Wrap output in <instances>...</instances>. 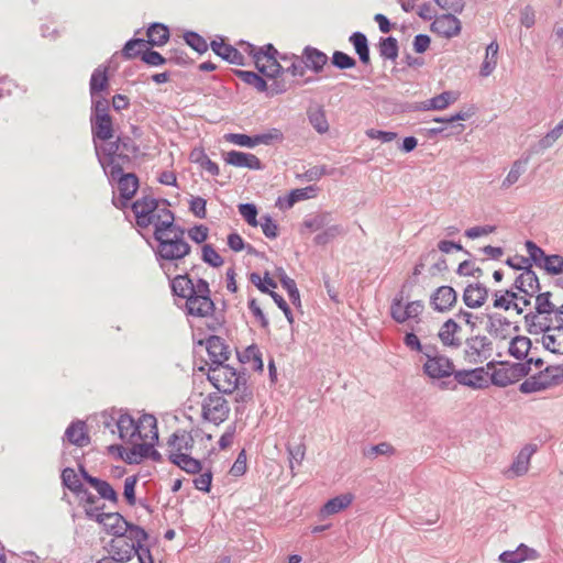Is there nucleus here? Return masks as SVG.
<instances>
[{
	"label": "nucleus",
	"mask_w": 563,
	"mask_h": 563,
	"mask_svg": "<svg viewBox=\"0 0 563 563\" xmlns=\"http://www.w3.org/2000/svg\"><path fill=\"white\" fill-rule=\"evenodd\" d=\"M135 220L139 227H153L154 232L164 231L175 224L174 214L164 203L154 198H142L132 205Z\"/></svg>",
	"instance_id": "f257e3e1"
},
{
	"label": "nucleus",
	"mask_w": 563,
	"mask_h": 563,
	"mask_svg": "<svg viewBox=\"0 0 563 563\" xmlns=\"http://www.w3.org/2000/svg\"><path fill=\"white\" fill-rule=\"evenodd\" d=\"M98 509H86V516L102 525L107 533L115 537H128L136 542L146 541L148 533L140 526L129 522L119 512H96Z\"/></svg>",
	"instance_id": "f03ea898"
},
{
	"label": "nucleus",
	"mask_w": 563,
	"mask_h": 563,
	"mask_svg": "<svg viewBox=\"0 0 563 563\" xmlns=\"http://www.w3.org/2000/svg\"><path fill=\"white\" fill-rule=\"evenodd\" d=\"M184 232L176 224L172 228L158 232H154V236L158 242L157 254L162 260L176 261L184 258L189 254L190 247L184 241Z\"/></svg>",
	"instance_id": "7ed1b4c3"
},
{
	"label": "nucleus",
	"mask_w": 563,
	"mask_h": 563,
	"mask_svg": "<svg viewBox=\"0 0 563 563\" xmlns=\"http://www.w3.org/2000/svg\"><path fill=\"white\" fill-rule=\"evenodd\" d=\"M186 311L195 318H208L214 311V302L210 298V288L206 280H196V291L186 299Z\"/></svg>",
	"instance_id": "20e7f679"
},
{
	"label": "nucleus",
	"mask_w": 563,
	"mask_h": 563,
	"mask_svg": "<svg viewBox=\"0 0 563 563\" xmlns=\"http://www.w3.org/2000/svg\"><path fill=\"white\" fill-rule=\"evenodd\" d=\"M208 379L219 391L231 394L238 389L243 377L236 369L228 364L211 365L208 371Z\"/></svg>",
	"instance_id": "39448f33"
},
{
	"label": "nucleus",
	"mask_w": 563,
	"mask_h": 563,
	"mask_svg": "<svg viewBox=\"0 0 563 563\" xmlns=\"http://www.w3.org/2000/svg\"><path fill=\"white\" fill-rule=\"evenodd\" d=\"M485 330L499 349L515 332H519V327L501 313L490 312L486 314Z\"/></svg>",
	"instance_id": "423d86ee"
},
{
	"label": "nucleus",
	"mask_w": 563,
	"mask_h": 563,
	"mask_svg": "<svg viewBox=\"0 0 563 563\" xmlns=\"http://www.w3.org/2000/svg\"><path fill=\"white\" fill-rule=\"evenodd\" d=\"M423 311L424 305L421 300H405L401 294L390 305V316L397 323L419 322Z\"/></svg>",
	"instance_id": "0eeeda50"
},
{
	"label": "nucleus",
	"mask_w": 563,
	"mask_h": 563,
	"mask_svg": "<svg viewBox=\"0 0 563 563\" xmlns=\"http://www.w3.org/2000/svg\"><path fill=\"white\" fill-rule=\"evenodd\" d=\"M560 369L554 366H548L543 371L529 376L521 384L519 389L525 394L545 390L560 383Z\"/></svg>",
	"instance_id": "6e6552de"
},
{
	"label": "nucleus",
	"mask_w": 563,
	"mask_h": 563,
	"mask_svg": "<svg viewBox=\"0 0 563 563\" xmlns=\"http://www.w3.org/2000/svg\"><path fill=\"white\" fill-rule=\"evenodd\" d=\"M111 429V433L118 431L119 438L126 444L135 445L143 444V442L150 440L151 431L157 430L158 424H106Z\"/></svg>",
	"instance_id": "1a4fd4ad"
},
{
	"label": "nucleus",
	"mask_w": 563,
	"mask_h": 563,
	"mask_svg": "<svg viewBox=\"0 0 563 563\" xmlns=\"http://www.w3.org/2000/svg\"><path fill=\"white\" fill-rule=\"evenodd\" d=\"M92 129L95 136L110 140L113 136L112 120L109 114L108 101L104 98L93 101Z\"/></svg>",
	"instance_id": "9d476101"
},
{
	"label": "nucleus",
	"mask_w": 563,
	"mask_h": 563,
	"mask_svg": "<svg viewBox=\"0 0 563 563\" xmlns=\"http://www.w3.org/2000/svg\"><path fill=\"white\" fill-rule=\"evenodd\" d=\"M526 249L536 265L543 268L550 275L563 274V256L547 255L544 251L532 241L526 242Z\"/></svg>",
	"instance_id": "9b49d317"
},
{
	"label": "nucleus",
	"mask_w": 563,
	"mask_h": 563,
	"mask_svg": "<svg viewBox=\"0 0 563 563\" xmlns=\"http://www.w3.org/2000/svg\"><path fill=\"white\" fill-rule=\"evenodd\" d=\"M253 56L254 64L260 73L269 78H275L282 70V66L275 58L276 51L272 45H267V49H255L251 44L245 47Z\"/></svg>",
	"instance_id": "f8f14e48"
},
{
	"label": "nucleus",
	"mask_w": 563,
	"mask_h": 563,
	"mask_svg": "<svg viewBox=\"0 0 563 563\" xmlns=\"http://www.w3.org/2000/svg\"><path fill=\"white\" fill-rule=\"evenodd\" d=\"M526 296H520L514 290H497L493 295V307L497 310L520 316L529 306Z\"/></svg>",
	"instance_id": "ddd939ff"
},
{
	"label": "nucleus",
	"mask_w": 563,
	"mask_h": 563,
	"mask_svg": "<svg viewBox=\"0 0 563 563\" xmlns=\"http://www.w3.org/2000/svg\"><path fill=\"white\" fill-rule=\"evenodd\" d=\"M549 438V435L538 437L539 443L526 444L512 461L511 465L506 472V475L508 477H519L525 475L529 470L530 459L538 451L539 444L544 443Z\"/></svg>",
	"instance_id": "4468645a"
},
{
	"label": "nucleus",
	"mask_w": 563,
	"mask_h": 563,
	"mask_svg": "<svg viewBox=\"0 0 563 563\" xmlns=\"http://www.w3.org/2000/svg\"><path fill=\"white\" fill-rule=\"evenodd\" d=\"M144 542L145 541L136 542L134 539H129L128 537H115L108 543L107 551L114 556L119 563H126L134 558L141 543Z\"/></svg>",
	"instance_id": "2eb2a0df"
},
{
	"label": "nucleus",
	"mask_w": 563,
	"mask_h": 563,
	"mask_svg": "<svg viewBox=\"0 0 563 563\" xmlns=\"http://www.w3.org/2000/svg\"><path fill=\"white\" fill-rule=\"evenodd\" d=\"M158 442V429L151 431L150 440L143 442V444L131 448L126 453L125 462L129 464L140 463L143 459H152L155 462L162 461V455L154 449Z\"/></svg>",
	"instance_id": "dca6fc26"
},
{
	"label": "nucleus",
	"mask_w": 563,
	"mask_h": 563,
	"mask_svg": "<svg viewBox=\"0 0 563 563\" xmlns=\"http://www.w3.org/2000/svg\"><path fill=\"white\" fill-rule=\"evenodd\" d=\"M426 362L423 363V372L430 378L438 379L448 377L453 372V363L451 360L441 354H430L424 352Z\"/></svg>",
	"instance_id": "f3484780"
},
{
	"label": "nucleus",
	"mask_w": 563,
	"mask_h": 563,
	"mask_svg": "<svg viewBox=\"0 0 563 563\" xmlns=\"http://www.w3.org/2000/svg\"><path fill=\"white\" fill-rule=\"evenodd\" d=\"M229 408L225 399L219 395L209 396L202 404V417L208 422H224Z\"/></svg>",
	"instance_id": "a211bd4d"
},
{
	"label": "nucleus",
	"mask_w": 563,
	"mask_h": 563,
	"mask_svg": "<svg viewBox=\"0 0 563 563\" xmlns=\"http://www.w3.org/2000/svg\"><path fill=\"white\" fill-rule=\"evenodd\" d=\"M438 338L442 345L457 349L463 343L462 327L455 318L445 320L439 328Z\"/></svg>",
	"instance_id": "6ab92c4d"
},
{
	"label": "nucleus",
	"mask_w": 563,
	"mask_h": 563,
	"mask_svg": "<svg viewBox=\"0 0 563 563\" xmlns=\"http://www.w3.org/2000/svg\"><path fill=\"white\" fill-rule=\"evenodd\" d=\"M532 342L527 335L515 332L507 341L501 344V350L515 360H525L528 357Z\"/></svg>",
	"instance_id": "aec40b11"
},
{
	"label": "nucleus",
	"mask_w": 563,
	"mask_h": 563,
	"mask_svg": "<svg viewBox=\"0 0 563 563\" xmlns=\"http://www.w3.org/2000/svg\"><path fill=\"white\" fill-rule=\"evenodd\" d=\"M476 114L475 106H467L455 112L450 117H438L433 119L435 123H443L451 125V131L446 135H459L464 132L465 125L463 123H456L461 121H467Z\"/></svg>",
	"instance_id": "412c9836"
},
{
	"label": "nucleus",
	"mask_w": 563,
	"mask_h": 563,
	"mask_svg": "<svg viewBox=\"0 0 563 563\" xmlns=\"http://www.w3.org/2000/svg\"><path fill=\"white\" fill-rule=\"evenodd\" d=\"M110 178L112 180L118 179V189L120 196L123 199L121 207H124L136 192L139 188V180L133 174L121 175V169L113 166L110 170Z\"/></svg>",
	"instance_id": "4be33fe9"
},
{
	"label": "nucleus",
	"mask_w": 563,
	"mask_h": 563,
	"mask_svg": "<svg viewBox=\"0 0 563 563\" xmlns=\"http://www.w3.org/2000/svg\"><path fill=\"white\" fill-rule=\"evenodd\" d=\"M515 288L518 290L517 294L526 296L525 299L530 300L539 291V279L537 274L530 268H525L515 280Z\"/></svg>",
	"instance_id": "5701e85b"
},
{
	"label": "nucleus",
	"mask_w": 563,
	"mask_h": 563,
	"mask_svg": "<svg viewBox=\"0 0 563 563\" xmlns=\"http://www.w3.org/2000/svg\"><path fill=\"white\" fill-rule=\"evenodd\" d=\"M223 159L228 165L239 168L260 170L263 167L261 159L252 153L230 151L223 155Z\"/></svg>",
	"instance_id": "b1692460"
},
{
	"label": "nucleus",
	"mask_w": 563,
	"mask_h": 563,
	"mask_svg": "<svg viewBox=\"0 0 563 563\" xmlns=\"http://www.w3.org/2000/svg\"><path fill=\"white\" fill-rule=\"evenodd\" d=\"M318 195V188L314 186H307L305 188H297L291 190L286 196L278 197L276 200V207L280 210H288L292 208L296 202L316 198Z\"/></svg>",
	"instance_id": "393cba45"
},
{
	"label": "nucleus",
	"mask_w": 563,
	"mask_h": 563,
	"mask_svg": "<svg viewBox=\"0 0 563 563\" xmlns=\"http://www.w3.org/2000/svg\"><path fill=\"white\" fill-rule=\"evenodd\" d=\"M456 291L450 286H441L431 295L430 302L434 310L446 312L456 303Z\"/></svg>",
	"instance_id": "a878e982"
},
{
	"label": "nucleus",
	"mask_w": 563,
	"mask_h": 563,
	"mask_svg": "<svg viewBox=\"0 0 563 563\" xmlns=\"http://www.w3.org/2000/svg\"><path fill=\"white\" fill-rule=\"evenodd\" d=\"M462 299L467 308L479 309L488 299V289L479 283L470 284L465 287Z\"/></svg>",
	"instance_id": "bb28decb"
},
{
	"label": "nucleus",
	"mask_w": 563,
	"mask_h": 563,
	"mask_svg": "<svg viewBox=\"0 0 563 563\" xmlns=\"http://www.w3.org/2000/svg\"><path fill=\"white\" fill-rule=\"evenodd\" d=\"M455 378L460 384L474 389L483 388L490 382L489 373L483 367L457 372Z\"/></svg>",
	"instance_id": "cd10ccee"
},
{
	"label": "nucleus",
	"mask_w": 563,
	"mask_h": 563,
	"mask_svg": "<svg viewBox=\"0 0 563 563\" xmlns=\"http://www.w3.org/2000/svg\"><path fill=\"white\" fill-rule=\"evenodd\" d=\"M460 99V92L456 90H445L432 98L423 101L420 109L423 111H443L454 104Z\"/></svg>",
	"instance_id": "c85d7f7f"
},
{
	"label": "nucleus",
	"mask_w": 563,
	"mask_h": 563,
	"mask_svg": "<svg viewBox=\"0 0 563 563\" xmlns=\"http://www.w3.org/2000/svg\"><path fill=\"white\" fill-rule=\"evenodd\" d=\"M432 30L439 35L451 38L461 32V21L453 14H442L432 23Z\"/></svg>",
	"instance_id": "c756f323"
},
{
	"label": "nucleus",
	"mask_w": 563,
	"mask_h": 563,
	"mask_svg": "<svg viewBox=\"0 0 563 563\" xmlns=\"http://www.w3.org/2000/svg\"><path fill=\"white\" fill-rule=\"evenodd\" d=\"M466 351L472 356L490 357L494 346L489 335L476 334L466 340Z\"/></svg>",
	"instance_id": "7c9ffc66"
},
{
	"label": "nucleus",
	"mask_w": 563,
	"mask_h": 563,
	"mask_svg": "<svg viewBox=\"0 0 563 563\" xmlns=\"http://www.w3.org/2000/svg\"><path fill=\"white\" fill-rule=\"evenodd\" d=\"M332 221V216L329 212H316L308 214L299 227V233L301 235L318 234L327 223Z\"/></svg>",
	"instance_id": "2f4dec72"
},
{
	"label": "nucleus",
	"mask_w": 563,
	"mask_h": 563,
	"mask_svg": "<svg viewBox=\"0 0 563 563\" xmlns=\"http://www.w3.org/2000/svg\"><path fill=\"white\" fill-rule=\"evenodd\" d=\"M540 341L542 346L550 353L563 355V327L545 329Z\"/></svg>",
	"instance_id": "473e14b6"
},
{
	"label": "nucleus",
	"mask_w": 563,
	"mask_h": 563,
	"mask_svg": "<svg viewBox=\"0 0 563 563\" xmlns=\"http://www.w3.org/2000/svg\"><path fill=\"white\" fill-rule=\"evenodd\" d=\"M528 165L529 157H520L512 162L507 174L505 175L500 183V188L503 190H508L512 186H515L520 180L522 175L527 172Z\"/></svg>",
	"instance_id": "72a5a7b5"
},
{
	"label": "nucleus",
	"mask_w": 563,
	"mask_h": 563,
	"mask_svg": "<svg viewBox=\"0 0 563 563\" xmlns=\"http://www.w3.org/2000/svg\"><path fill=\"white\" fill-rule=\"evenodd\" d=\"M206 347L212 365L223 364L228 361L230 352L221 338L216 335L208 338Z\"/></svg>",
	"instance_id": "f704fd0d"
},
{
	"label": "nucleus",
	"mask_w": 563,
	"mask_h": 563,
	"mask_svg": "<svg viewBox=\"0 0 563 563\" xmlns=\"http://www.w3.org/2000/svg\"><path fill=\"white\" fill-rule=\"evenodd\" d=\"M538 558L539 553L537 550L521 543L514 551H504L499 555V561L501 563H521L526 560H537Z\"/></svg>",
	"instance_id": "c9c22d12"
},
{
	"label": "nucleus",
	"mask_w": 563,
	"mask_h": 563,
	"mask_svg": "<svg viewBox=\"0 0 563 563\" xmlns=\"http://www.w3.org/2000/svg\"><path fill=\"white\" fill-rule=\"evenodd\" d=\"M499 45L496 41H492L485 48L483 62L479 67V76L483 78L489 77L498 64Z\"/></svg>",
	"instance_id": "e433bc0d"
},
{
	"label": "nucleus",
	"mask_w": 563,
	"mask_h": 563,
	"mask_svg": "<svg viewBox=\"0 0 563 563\" xmlns=\"http://www.w3.org/2000/svg\"><path fill=\"white\" fill-rule=\"evenodd\" d=\"M212 51L223 58L224 60L229 62L230 64L243 66L245 65L244 56L241 52H239L236 48L224 44L222 41H213L211 43Z\"/></svg>",
	"instance_id": "4c0bfd02"
},
{
	"label": "nucleus",
	"mask_w": 563,
	"mask_h": 563,
	"mask_svg": "<svg viewBox=\"0 0 563 563\" xmlns=\"http://www.w3.org/2000/svg\"><path fill=\"white\" fill-rule=\"evenodd\" d=\"M168 460L188 474H198L202 470L201 462L188 453H170Z\"/></svg>",
	"instance_id": "58836bf2"
},
{
	"label": "nucleus",
	"mask_w": 563,
	"mask_h": 563,
	"mask_svg": "<svg viewBox=\"0 0 563 563\" xmlns=\"http://www.w3.org/2000/svg\"><path fill=\"white\" fill-rule=\"evenodd\" d=\"M70 444L79 448L87 446L90 443L87 424H69L64 435Z\"/></svg>",
	"instance_id": "ea45409f"
},
{
	"label": "nucleus",
	"mask_w": 563,
	"mask_h": 563,
	"mask_svg": "<svg viewBox=\"0 0 563 563\" xmlns=\"http://www.w3.org/2000/svg\"><path fill=\"white\" fill-rule=\"evenodd\" d=\"M239 360L241 363L247 365L253 371H263L264 363L262 353L256 345H250L243 351L239 352Z\"/></svg>",
	"instance_id": "a19ab883"
},
{
	"label": "nucleus",
	"mask_w": 563,
	"mask_h": 563,
	"mask_svg": "<svg viewBox=\"0 0 563 563\" xmlns=\"http://www.w3.org/2000/svg\"><path fill=\"white\" fill-rule=\"evenodd\" d=\"M189 159L212 176H218L220 173L218 164L209 158L203 148H194L190 152Z\"/></svg>",
	"instance_id": "79ce46f5"
},
{
	"label": "nucleus",
	"mask_w": 563,
	"mask_h": 563,
	"mask_svg": "<svg viewBox=\"0 0 563 563\" xmlns=\"http://www.w3.org/2000/svg\"><path fill=\"white\" fill-rule=\"evenodd\" d=\"M354 499V495L351 493L341 494L329 499L322 507L321 512L323 515L330 516L340 512L341 510L347 508Z\"/></svg>",
	"instance_id": "37998d69"
},
{
	"label": "nucleus",
	"mask_w": 563,
	"mask_h": 563,
	"mask_svg": "<svg viewBox=\"0 0 563 563\" xmlns=\"http://www.w3.org/2000/svg\"><path fill=\"white\" fill-rule=\"evenodd\" d=\"M344 230L342 225L338 223L329 222L327 227H323L318 234L313 238V243L316 245L324 246L332 241H334L338 236L342 235Z\"/></svg>",
	"instance_id": "c03bdc74"
},
{
	"label": "nucleus",
	"mask_w": 563,
	"mask_h": 563,
	"mask_svg": "<svg viewBox=\"0 0 563 563\" xmlns=\"http://www.w3.org/2000/svg\"><path fill=\"white\" fill-rule=\"evenodd\" d=\"M168 444L175 449L174 453H187L192 451L195 442L188 431H178L170 435Z\"/></svg>",
	"instance_id": "a18cd8bd"
},
{
	"label": "nucleus",
	"mask_w": 563,
	"mask_h": 563,
	"mask_svg": "<svg viewBox=\"0 0 563 563\" xmlns=\"http://www.w3.org/2000/svg\"><path fill=\"white\" fill-rule=\"evenodd\" d=\"M172 289L176 296L187 299L196 291V282L186 275H179L172 280Z\"/></svg>",
	"instance_id": "49530a36"
},
{
	"label": "nucleus",
	"mask_w": 563,
	"mask_h": 563,
	"mask_svg": "<svg viewBox=\"0 0 563 563\" xmlns=\"http://www.w3.org/2000/svg\"><path fill=\"white\" fill-rule=\"evenodd\" d=\"M147 38L152 46H163L169 38V30L162 23H153L147 30Z\"/></svg>",
	"instance_id": "de8ad7c7"
},
{
	"label": "nucleus",
	"mask_w": 563,
	"mask_h": 563,
	"mask_svg": "<svg viewBox=\"0 0 563 563\" xmlns=\"http://www.w3.org/2000/svg\"><path fill=\"white\" fill-rule=\"evenodd\" d=\"M108 87L107 69L104 67H98L90 79V93L92 102L99 100L102 97H98L97 93L103 91Z\"/></svg>",
	"instance_id": "09e8293b"
},
{
	"label": "nucleus",
	"mask_w": 563,
	"mask_h": 563,
	"mask_svg": "<svg viewBox=\"0 0 563 563\" xmlns=\"http://www.w3.org/2000/svg\"><path fill=\"white\" fill-rule=\"evenodd\" d=\"M62 483L65 487H67L70 492L80 496L81 493H86V487L78 478L76 472L71 467H66L62 472Z\"/></svg>",
	"instance_id": "8fccbe9b"
},
{
	"label": "nucleus",
	"mask_w": 563,
	"mask_h": 563,
	"mask_svg": "<svg viewBox=\"0 0 563 563\" xmlns=\"http://www.w3.org/2000/svg\"><path fill=\"white\" fill-rule=\"evenodd\" d=\"M328 57L325 54L314 48L305 49V65L313 71L319 73L325 65Z\"/></svg>",
	"instance_id": "3c124183"
},
{
	"label": "nucleus",
	"mask_w": 563,
	"mask_h": 563,
	"mask_svg": "<svg viewBox=\"0 0 563 563\" xmlns=\"http://www.w3.org/2000/svg\"><path fill=\"white\" fill-rule=\"evenodd\" d=\"M454 318L459 323L465 324L472 332L477 330L483 322L482 314L465 309H460Z\"/></svg>",
	"instance_id": "603ef678"
},
{
	"label": "nucleus",
	"mask_w": 563,
	"mask_h": 563,
	"mask_svg": "<svg viewBox=\"0 0 563 563\" xmlns=\"http://www.w3.org/2000/svg\"><path fill=\"white\" fill-rule=\"evenodd\" d=\"M277 276L280 279L283 287L287 290L288 296L294 305H300V295L295 280L287 276L283 268L277 269Z\"/></svg>",
	"instance_id": "864d4df0"
},
{
	"label": "nucleus",
	"mask_w": 563,
	"mask_h": 563,
	"mask_svg": "<svg viewBox=\"0 0 563 563\" xmlns=\"http://www.w3.org/2000/svg\"><path fill=\"white\" fill-rule=\"evenodd\" d=\"M256 146L274 145L284 141V133L277 128H271L266 131L255 134Z\"/></svg>",
	"instance_id": "5fc2aeb1"
},
{
	"label": "nucleus",
	"mask_w": 563,
	"mask_h": 563,
	"mask_svg": "<svg viewBox=\"0 0 563 563\" xmlns=\"http://www.w3.org/2000/svg\"><path fill=\"white\" fill-rule=\"evenodd\" d=\"M350 41L353 44L361 62L367 64L369 62V51L366 36L363 33L355 32L350 37Z\"/></svg>",
	"instance_id": "6e6d98bb"
},
{
	"label": "nucleus",
	"mask_w": 563,
	"mask_h": 563,
	"mask_svg": "<svg viewBox=\"0 0 563 563\" xmlns=\"http://www.w3.org/2000/svg\"><path fill=\"white\" fill-rule=\"evenodd\" d=\"M563 135V118L539 141L542 150L552 147Z\"/></svg>",
	"instance_id": "4d7b16f0"
},
{
	"label": "nucleus",
	"mask_w": 563,
	"mask_h": 563,
	"mask_svg": "<svg viewBox=\"0 0 563 563\" xmlns=\"http://www.w3.org/2000/svg\"><path fill=\"white\" fill-rule=\"evenodd\" d=\"M308 117L310 124L318 133L323 134L329 131V123L322 109L311 110Z\"/></svg>",
	"instance_id": "13d9d810"
},
{
	"label": "nucleus",
	"mask_w": 563,
	"mask_h": 563,
	"mask_svg": "<svg viewBox=\"0 0 563 563\" xmlns=\"http://www.w3.org/2000/svg\"><path fill=\"white\" fill-rule=\"evenodd\" d=\"M223 137L228 143H231V144L240 146V147H245V148L256 147L255 135L250 136V135L243 134V133H228Z\"/></svg>",
	"instance_id": "bf43d9fd"
},
{
	"label": "nucleus",
	"mask_w": 563,
	"mask_h": 563,
	"mask_svg": "<svg viewBox=\"0 0 563 563\" xmlns=\"http://www.w3.org/2000/svg\"><path fill=\"white\" fill-rule=\"evenodd\" d=\"M238 76L247 85L254 87L257 91H266L267 84L266 81L253 71L239 70Z\"/></svg>",
	"instance_id": "052dcab7"
},
{
	"label": "nucleus",
	"mask_w": 563,
	"mask_h": 563,
	"mask_svg": "<svg viewBox=\"0 0 563 563\" xmlns=\"http://www.w3.org/2000/svg\"><path fill=\"white\" fill-rule=\"evenodd\" d=\"M363 455L368 459H376L378 455H391L395 449L387 442L368 445L363 449Z\"/></svg>",
	"instance_id": "680f3d73"
},
{
	"label": "nucleus",
	"mask_w": 563,
	"mask_h": 563,
	"mask_svg": "<svg viewBox=\"0 0 563 563\" xmlns=\"http://www.w3.org/2000/svg\"><path fill=\"white\" fill-rule=\"evenodd\" d=\"M239 212L246 223L253 228L258 225L257 220V208L254 203H241L239 205Z\"/></svg>",
	"instance_id": "e2e57ef3"
},
{
	"label": "nucleus",
	"mask_w": 563,
	"mask_h": 563,
	"mask_svg": "<svg viewBox=\"0 0 563 563\" xmlns=\"http://www.w3.org/2000/svg\"><path fill=\"white\" fill-rule=\"evenodd\" d=\"M250 279L262 292H271L273 288H276V283L269 277L268 273H265L264 277L257 273H252Z\"/></svg>",
	"instance_id": "0e129e2a"
},
{
	"label": "nucleus",
	"mask_w": 563,
	"mask_h": 563,
	"mask_svg": "<svg viewBox=\"0 0 563 563\" xmlns=\"http://www.w3.org/2000/svg\"><path fill=\"white\" fill-rule=\"evenodd\" d=\"M258 225H261L263 234L268 239H276L278 235V225L272 219L271 216L265 214L258 221Z\"/></svg>",
	"instance_id": "69168bd1"
},
{
	"label": "nucleus",
	"mask_w": 563,
	"mask_h": 563,
	"mask_svg": "<svg viewBox=\"0 0 563 563\" xmlns=\"http://www.w3.org/2000/svg\"><path fill=\"white\" fill-rule=\"evenodd\" d=\"M380 54L387 59H395L398 56L397 41L394 37H387L380 42Z\"/></svg>",
	"instance_id": "338daca9"
},
{
	"label": "nucleus",
	"mask_w": 563,
	"mask_h": 563,
	"mask_svg": "<svg viewBox=\"0 0 563 563\" xmlns=\"http://www.w3.org/2000/svg\"><path fill=\"white\" fill-rule=\"evenodd\" d=\"M536 309L541 314H550L555 311L554 305L550 301L549 292L537 295Z\"/></svg>",
	"instance_id": "774afa93"
}]
</instances>
